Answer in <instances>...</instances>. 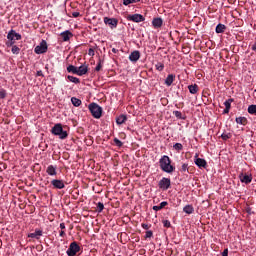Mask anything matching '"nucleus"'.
<instances>
[{"mask_svg": "<svg viewBox=\"0 0 256 256\" xmlns=\"http://www.w3.org/2000/svg\"><path fill=\"white\" fill-rule=\"evenodd\" d=\"M163 224L164 227H171V222H169V220H164Z\"/></svg>", "mask_w": 256, "mask_h": 256, "instance_id": "58836bf2", "label": "nucleus"}, {"mask_svg": "<svg viewBox=\"0 0 256 256\" xmlns=\"http://www.w3.org/2000/svg\"><path fill=\"white\" fill-rule=\"evenodd\" d=\"M164 68H165V66L163 65V63L156 64L157 71H163Z\"/></svg>", "mask_w": 256, "mask_h": 256, "instance_id": "72a5a7b5", "label": "nucleus"}, {"mask_svg": "<svg viewBox=\"0 0 256 256\" xmlns=\"http://www.w3.org/2000/svg\"><path fill=\"white\" fill-rule=\"evenodd\" d=\"M142 227H143V229H149V225H147V224H142Z\"/></svg>", "mask_w": 256, "mask_h": 256, "instance_id": "603ef678", "label": "nucleus"}, {"mask_svg": "<svg viewBox=\"0 0 256 256\" xmlns=\"http://www.w3.org/2000/svg\"><path fill=\"white\" fill-rule=\"evenodd\" d=\"M194 163L199 169H207V161L203 158L194 159Z\"/></svg>", "mask_w": 256, "mask_h": 256, "instance_id": "f8f14e48", "label": "nucleus"}, {"mask_svg": "<svg viewBox=\"0 0 256 256\" xmlns=\"http://www.w3.org/2000/svg\"><path fill=\"white\" fill-rule=\"evenodd\" d=\"M234 101H235V100H234L233 98H230V99L226 100V101L224 102L225 108H226V109H231V104H232Z\"/></svg>", "mask_w": 256, "mask_h": 256, "instance_id": "a878e982", "label": "nucleus"}, {"mask_svg": "<svg viewBox=\"0 0 256 256\" xmlns=\"http://www.w3.org/2000/svg\"><path fill=\"white\" fill-rule=\"evenodd\" d=\"M96 71H101V64H98V65L96 66Z\"/></svg>", "mask_w": 256, "mask_h": 256, "instance_id": "3c124183", "label": "nucleus"}, {"mask_svg": "<svg viewBox=\"0 0 256 256\" xmlns=\"http://www.w3.org/2000/svg\"><path fill=\"white\" fill-rule=\"evenodd\" d=\"M51 185L54 189H65V182L63 180L54 179L51 181Z\"/></svg>", "mask_w": 256, "mask_h": 256, "instance_id": "9d476101", "label": "nucleus"}, {"mask_svg": "<svg viewBox=\"0 0 256 256\" xmlns=\"http://www.w3.org/2000/svg\"><path fill=\"white\" fill-rule=\"evenodd\" d=\"M225 29H227V27L224 24H218L216 26V33H225Z\"/></svg>", "mask_w": 256, "mask_h": 256, "instance_id": "412c9836", "label": "nucleus"}, {"mask_svg": "<svg viewBox=\"0 0 256 256\" xmlns=\"http://www.w3.org/2000/svg\"><path fill=\"white\" fill-rule=\"evenodd\" d=\"M8 41L6 42L7 47H12V45H15V41H20L21 34L15 32L14 30H11L7 35Z\"/></svg>", "mask_w": 256, "mask_h": 256, "instance_id": "7ed1b4c3", "label": "nucleus"}, {"mask_svg": "<svg viewBox=\"0 0 256 256\" xmlns=\"http://www.w3.org/2000/svg\"><path fill=\"white\" fill-rule=\"evenodd\" d=\"M166 205H167V202L166 201H164V202H161L160 203V209H163V207H166Z\"/></svg>", "mask_w": 256, "mask_h": 256, "instance_id": "37998d69", "label": "nucleus"}, {"mask_svg": "<svg viewBox=\"0 0 256 256\" xmlns=\"http://www.w3.org/2000/svg\"><path fill=\"white\" fill-rule=\"evenodd\" d=\"M174 79H175V76L173 74H169L165 80V85H167L168 87H171V85H173Z\"/></svg>", "mask_w": 256, "mask_h": 256, "instance_id": "a211bd4d", "label": "nucleus"}, {"mask_svg": "<svg viewBox=\"0 0 256 256\" xmlns=\"http://www.w3.org/2000/svg\"><path fill=\"white\" fill-rule=\"evenodd\" d=\"M159 187L162 189V191H167V189H169V187H171V179L162 178L159 181Z\"/></svg>", "mask_w": 256, "mask_h": 256, "instance_id": "0eeeda50", "label": "nucleus"}, {"mask_svg": "<svg viewBox=\"0 0 256 256\" xmlns=\"http://www.w3.org/2000/svg\"><path fill=\"white\" fill-rule=\"evenodd\" d=\"M141 57V53H139V51H133L130 56H129V59L130 61H133L134 63L139 61Z\"/></svg>", "mask_w": 256, "mask_h": 256, "instance_id": "4468645a", "label": "nucleus"}, {"mask_svg": "<svg viewBox=\"0 0 256 256\" xmlns=\"http://www.w3.org/2000/svg\"><path fill=\"white\" fill-rule=\"evenodd\" d=\"M67 79L71 82V83H80L79 78L75 77V76H67Z\"/></svg>", "mask_w": 256, "mask_h": 256, "instance_id": "cd10ccee", "label": "nucleus"}, {"mask_svg": "<svg viewBox=\"0 0 256 256\" xmlns=\"http://www.w3.org/2000/svg\"><path fill=\"white\" fill-rule=\"evenodd\" d=\"M42 235L43 231L35 230V232L28 234V237H31V239H40Z\"/></svg>", "mask_w": 256, "mask_h": 256, "instance_id": "2eb2a0df", "label": "nucleus"}, {"mask_svg": "<svg viewBox=\"0 0 256 256\" xmlns=\"http://www.w3.org/2000/svg\"><path fill=\"white\" fill-rule=\"evenodd\" d=\"M112 53H117V49L113 48Z\"/></svg>", "mask_w": 256, "mask_h": 256, "instance_id": "13d9d810", "label": "nucleus"}, {"mask_svg": "<svg viewBox=\"0 0 256 256\" xmlns=\"http://www.w3.org/2000/svg\"><path fill=\"white\" fill-rule=\"evenodd\" d=\"M141 0H123V5H131L132 3H139Z\"/></svg>", "mask_w": 256, "mask_h": 256, "instance_id": "c756f323", "label": "nucleus"}, {"mask_svg": "<svg viewBox=\"0 0 256 256\" xmlns=\"http://www.w3.org/2000/svg\"><path fill=\"white\" fill-rule=\"evenodd\" d=\"M194 59H195V61H197V63H199V62L201 61V60H200V59H201V56H199V55L196 54V55L194 56Z\"/></svg>", "mask_w": 256, "mask_h": 256, "instance_id": "79ce46f5", "label": "nucleus"}, {"mask_svg": "<svg viewBox=\"0 0 256 256\" xmlns=\"http://www.w3.org/2000/svg\"><path fill=\"white\" fill-rule=\"evenodd\" d=\"M87 71H88L87 66L82 65L80 67H77V74L76 75H79L81 77L83 75H86Z\"/></svg>", "mask_w": 256, "mask_h": 256, "instance_id": "dca6fc26", "label": "nucleus"}, {"mask_svg": "<svg viewBox=\"0 0 256 256\" xmlns=\"http://www.w3.org/2000/svg\"><path fill=\"white\" fill-rule=\"evenodd\" d=\"M239 179H240L241 183H245V185H249V183H251L253 181V176H251L249 174L241 173L239 175Z\"/></svg>", "mask_w": 256, "mask_h": 256, "instance_id": "1a4fd4ad", "label": "nucleus"}, {"mask_svg": "<svg viewBox=\"0 0 256 256\" xmlns=\"http://www.w3.org/2000/svg\"><path fill=\"white\" fill-rule=\"evenodd\" d=\"M145 237L146 239H151V237H153V232L151 230L147 231Z\"/></svg>", "mask_w": 256, "mask_h": 256, "instance_id": "e433bc0d", "label": "nucleus"}, {"mask_svg": "<svg viewBox=\"0 0 256 256\" xmlns=\"http://www.w3.org/2000/svg\"><path fill=\"white\" fill-rule=\"evenodd\" d=\"M46 173L50 175V177H55V175H57V166L49 165L46 168Z\"/></svg>", "mask_w": 256, "mask_h": 256, "instance_id": "ddd939ff", "label": "nucleus"}, {"mask_svg": "<svg viewBox=\"0 0 256 256\" xmlns=\"http://www.w3.org/2000/svg\"><path fill=\"white\" fill-rule=\"evenodd\" d=\"M188 89H189L190 93L193 94V85L188 86Z\"/></svg>", "mask_w": 256, "mask_h": 256, "instance_id": "09e8293b", "label": "nucleus"}, {"mask_svg": "<svg viewBox=\"0 0 256 256\" xmlns=\"http://www.w3.org/2000/svg\"><path fill=\"white\" fill-rule=\"evenodd\" d=\"M89 110L95 119H101V115H103V108L101 106L92 103L89 105Z\"/></svg>", "mask_w": 256, "mask_h": 256, "instance_id": "20e7f679", "label": "nucleus"}, {"mask_svg": "<svg viewBox=\"0 0 256 256\" xmlns=\"http://www.w3.org/2000/svg\"><path fill=\"white\" fill-rule=\"evenodd\" d=\"M222 256H229V249H224V251L222 252Z\"/></svg>", "mask_w": 256, "mask_h": 256, "instance_id": "a19ab883", "label": "nucleus"}, {"mask_svg": "<svg viewBox=\"0 0 256 256\" xmlns=\"http://www.w3.org/2000/svg\"><path fill=\"white\" fill-rule=\"evenodd\" d=\"M152 25L153 27H155L156 29H158L159 27H161L163 25V19L161 18H155L153 21H152Z\"/></svg>", "mask_w": 256, "mask_h": 256, "instance_id": "f3484780", "label": "nucleus"}, {"mask_svg": "<svg viewBox=\"0 0 256 256\" xmlns=\"http://www.w3.org/2000/svg\"><path fill=\"white\" fill-rule=\"evenodd\" d=\"M174 149L176 150V151H181V149H183V144H181V143H176V144H174Z\"/></svg>", "mask_w": 256, "mask_h": 256, "instance_id": "7c9ffc66", "label": "nucleus"}, {"mask_svg": "<svg viewBox=\"0 0 256 256\" xmlns=\"http://www.w3.org/2000/svg\"><path fill=\"white\" fill-rule=\"evenodd\" d=\"M37 75H38V77H41V76H43V72L42 71H38Z\"/></svg>", "mask_w": 256, "mask_h": 256, "instance_id": "864d4df0", "label": "nucleus"}, {"mask_svg": "<svg viewBox=\"0 0 256 256\" xmlns=\"http://www.w3.org/2000/svg\"><path fill=\"white\" fill-rule=\"evenodd\" d=\"M19 51H20L19 47H17V46L12 47V53L14 55H19Z\"/></svg>", "mask_w": 256, "mask_h": 256, "instance_id": "2f4dec72", "label": "nucleus"}, {"mask_svg": "<svg viewBox=\"0 0 256 256\" xmlns=\"http://www.w3.org/2000/svg\"><path fill=\"white\" fill-rule=\"evenodd\" d=\"M7 97V92L5 90H0V99H5Z\"/></svg>", "mask_w": 256, "mask_h": 256, "instance_id": "c9c22d12", "label": "nucleus"}, {"mask_svg": "<svg viewBox=\"0 0 256 256\" xmlns=\"http://www.w3.org/2000/svg\"><path fill=\"white\" fill-rule=\"evenodd\" d=\"M125 121H127V116L126 115H120L116 118V123L117 125H123V123H125Z\"/></svg>", "mask_w": 256, "mask_h": 256, "instance_id": "6ab92c4d", "label": "nucleus"}, {"mask_svg": "<svg viewBox=\"0 0 256 256\" xmlns=\"http://www.w3.org/2000/svg\"><path fill=\"white\" fill-rule=\"evenodd\" d=\"M79 15H81L79 12H73L72 13V16L75 17V18L79 17Z\"/></svg>", "mask_w": 256, "mask_h": 256, "instance_id": "a18cd8bd", "label": "nucleus"}, {"mask_svg": "<svg viewBox=\"0 0 256 256\" xmlns=\"http://www.w3.org/2000/svg\"><path fill=\"white\" fill-rule=\"evenodd\" d=\"M248 113H250V115H255L256 116V105H250L248 107Z\"/></svg>", "mask_w": 256, "mask_h": 256, "instance_id": "bb28decb", "label": "nucleus"}, {"mask_svg": "<svg viewBox=\"0 0 256 256\" xmlns=\"http://www.w3.org/2000/svg\"><path fill=\"white\" fill-rule=\"evenodd\" d=\"M60 229H65V223L60 224Z\"/></svg>", "mask_w": 256, "mask_h": 256, "instance_id": "5fc2aeb1", "label": "nucleus"}, {"mask_svg": "<svg viewBox=\"0 0 256 256\" xmlns=\"http://www.w3.org/2000/svg\"><path fill=\"white\" fill-rule=\"evenodd\" d=\"M194 159H199V153H196Z\"/></svg>", "mask_w": 256, "mask_h": 256, "instance_id": "4d7b16f0", "label": "nucleus"}, {"mask_svg": "<svg viewBox=\"0 0 256 256\" xmlns=\"http://www.w3.org/2000/svg\"><path fill=\"white\" fill-rule=\"evenodd\" d=\"M154 211H161V206H153Z\"/></svg>", "mask_w": 256, "mask_h": 256, "instance_id": "c03bdc74", "label": "nucleus"}, {"mask_svg": "<svg viewBox=\"0 0 256 256\" xmlns=\"http://www.w3.org/2000/svg\"><path fill=\"white\" fill-rule=\"evenodd\" d=\"M97 209H98L99 213H101V211H103V209H105V206L103 205V203L99 202L97 204Z\"/></svg>", "mask_w": 256, "mask_h": 256, "instance_id": "f704fd0d", "label": "nucleus"}, {"mask_svg": "<svg viewBox=\"0 0 256 256\" xmlns=\"http://www.w3.org/2000/svg\"><path fill=\"white\" fill-rule=\"evenodd\" d=\"M236 123L238 125H247L248 121L245 117H237L236 118Z\"/></svg>", "mask_w": 256, "mask_h": 256, "instance_id": "aec40b11", "label": "nucleus"}, {"mask_svg": "<svg viewBox=\"0 0 256 256\" xmlns=\"http://www.w3.org/2000/svg\"><path fill=\"white\" fill-rule=\"evenodd\" d=\"M114 143L117 147H123V142L117 138L114 139Z\"/></svg>", "mask_w": 256, "mask_h": 256, "instance_id": "473e14b6", "label": "nucleus"}, {"mask_svg": "<svg viewBox=\"0 0 256 256\" xmlns=\"http://www.w3.org/2000/svg\"><path fill=\"white\" fill-rule=\"evenodd\" d=\"M68 73H73L74 75H77V67L74 65H69L67 67Z\"/></svg>", "mask_w": 256, "mask_h": 256, "instance_id": "5701e85b", "label": "nucleus"}, {"mask_svg": "<svg viewBox=\"0 0 256 256\" xmlns=\"http://www.w3.org/2000/svg\"><path fill=\"white\" fill-rule=\"evenodd\" d=\"M88 55H89L90 57H93V56L95 55V50H93V48H90V49L88 50Z\"/></svg>", "mask_w": 256, "mask_h": 256, "instance_id": "4c0bfd02", "label": "nucleus"}, {"mask_svg": "<svg viewBox=\"0 0 256 256\" xmlns=\"http://www.w3.org/2000/svg\"><path fill=\"white\" fill-rule=\"evenodd\" d=\"M174 113H175L176 117H181V112L175 111Z\"/></svg>", "mask_w": 256, "mask_h": 256, "instance_id": "8fccbe9b", "label": "nucleus"}, {"mask_svg": "<svg viewBox=\"0 0 256 256\" xmlns=\"http://www.w3.org/2000/svg\"><path fill=\"white\" fill-rule=\"evenodd\" d=\"M51 132L53 135L58 136L59 139H67V131L63 130V125H61L60 123L55 124Z\"/></svg>", "mask_w": 256, "mask_h": 256, "instance_id": "f03ea898", "label": "nucleus"}, {"mask_svg": "<svg viewBox=\"0 0 256 256\" xmlns=\"http://www.w3.org/2000/svg\"><path fill=\"white\" fill-rule=\"evenodd\" d=\"M34 52L36 55H42V53H47V41L42 40L41 43L35 47Z\"/></svg>", "mask_w": 256, "mask_h": 256, "instance_id": "423d86ee", "label": "nucleus"}, {"mask_svg": "<svg viewBox=\"0 0 256 256\" xmlns=\"http://www.w3.org/2000/svg\"><path fill=\"white\" fill-rule=\"evenodd\" d=\"M230 110H231V109H229V108H225L224 111H223V114H224V115H227V113H229Z\"/></svg>", "mask_w": 256, "mask_h": 256, "instance_id": "49530a36", "label": "nucleus"}, {"mask_svg": "<svg viewBox=\"0 0 256 256\" xmlns=\"http://www.w3.org/2000/svg\"><path fill=\"white\" fill-rule=\"evenodd\" d=\"M71 103L74 107H79L81 105V100H79V98L72 97Z\"/></svg>", "mask_w": 256, "mask_h": 256, "instance_id": "b1692460", "label": "nucleus"}, {"mask_svg": "<svg viewBox=\"0 0 256 256\" xmlns=\"http://www.w3.org/2000/svg\"><path fill=\"white\" fill-rule=\"evenodd\" d=\"M184 213H187L188 215H191L193 213V206L192 205H186L183 208Z\"/></svg>", "mask_w": 256, "mask_h": 256, "instance_id": "393cba45", "label": "nucleus"}, {"mask_svg": "<svg viewBox=\"0 0 256 256\" xmlns=\"http://www.w3.org/2000/svg\"><path fill=\"white\" fill-rule=\"evenodd\" d=\"M197 91H199V86H197V84L193 85V93H197Z\"/></svg>", "mask_w": 256, "mask_h": 256, "instance_id": "ea45409f", "label": "nucleus"}, {"mask_svg": "<svg viewBox=\"0 0 256 256\" xmlns=\"http://www.w3.org/2000/svg\"><path fill=\"white\" fill-rule=\"evenodd\" d=\"M65 235V231H60V237H63Z\"/></svg>", "mask_w": 256, "mask_h": 256, "instance_id": "6e6d98bb", "label": "nucleus"}, {"mask_svg": "<svg viewBox=\"0 0 256 256\" xmlns=\"http://www.w3.org/2000/svg\"><path fill=\"white\" fill-rule=\"evenodd\" d=\"M104 23H105V25H109V27H111V29H115V27H117L118 21L115 18L105 17L104 18Z\"/></svg>", "mask_w": 256, "mask_h": 256, "instance_id": "9b49d317", "label": "nucleus"}, {"mask_svg": "<svg viewBox=\"0 0 256 256\" xmlns=\"http://www.w3.org/2000/svg\"><path fill=\"white\" fill-rule=\"evenodd\" d=\"M187 167H188V165H187V164H183V165H182V169H183V171H187Z\"/></svg>", "mask_w": 256, "mask_h": 256, "instance_id": "de8ad7c7", "label": "nucleus"}, {"mask_svg": "<svg viewBox=\"0 0 256 256\" xmlns=\"http://www.w3.org/2000/svg\"><path fill=\"white\" fill-rule=\"evenodd\" d=\"M127 19L128 21H133L134 23H141L145 21V18L141 14L128 15Z\"/></svg>", "mask_w": 256, "mask_h": 256, "instance_id": "6e6552de", "label": "nucleus"}, {"mask_svg": "<svg viewBox=\"0 0 256 256\" xmlns=\"http://www.w3.org/2000/svg\"><path fill=\"white\" fill-rule=\"evenodd\" d=\"M231 137H233L231 133H223L221 135V138L223 139V141H227L228 139H231Z\"/></svg>", "mask_w": 256, "mask_h": 256, "instance_id": "c85d7f7f", "label": "nucleus"}, {"mask_svg": "<svg viewBox=\"0 0 256 256\" xmlns=\"http://www.w3.org/2000/svg\"><path fill=\"white\" fill-rule=\"evenodd\" d=\"M160 169H162V171H164L165 173H173L174 171V167L173 165H171V159H169V156L164 155L160 161Z\"/></svg>", "mask_w": 256, "mask_h": 256, "instance_id": "f257e3e1", "label": "nucleus"}, {"mask_svg": "<svg viewBox=\"0 0 256 256\" xmlns=\"http://www.w3.org/2000/svg\"><path fill=\"white\" fill-rule=\"evenodd\" d=\"M81 250V247L77 244V242H72L66 251L68 256H75L79 251Z\"/></svg>", "mask_w": 256, "mask_h": 256, "instance_id": "39448f33", "label": "nucleus"}, {"mask_svg": "<svg viewBox=\"0 0 256 256\" xmlns=\"http://www.w3.org/2000/svg\"><path fill=\"white\" fill-rule=\"evenodd\" d=\"M61 37L63 39V41H69L70 37H71V32L66 31L61 33Z\"/></svg>", "mask_w": 256, "mask_h": 256, "instance_id": "4be33fe9", "label": "nucleus"}]
</instances>
